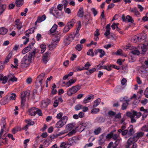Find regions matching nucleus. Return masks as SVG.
Wrapping results in <instances>:
<instances>
[{
  "label": "nucleus",
  "mask_w": 148,
  "mask_h": 148,
  "mask_svg": "<svg viewBox=\"0 0 148 148\" xmlns=\"http://www.w3.org/2000/svg\"><path fill=\"white\" fill-rule=\"evenodd\" d=\"M68 118L66 116H63L61 119L58 121L56 124V127L57 128H60L66 124Z\"/></svg>",
  "instance_id": "2"
},
{
  "label": "nucleus",
  "mask_w": 148,
  "mask_h": 148,
  "mask_svg": "<svg viewBox=\"0 0 148 148\" xmlns=\"http://www.w3.org/2000/svg\"><path fill=\"white\" fill-rule=\"evenodd\" d=\"M48 105V104H47L46 102H45L44 101H43L41 103V107L42 108H45L47 107Z\"/></svg>",
  "instance_id": "57"
},
{
  "label": "nucleus",
  "mask_w": 148,
  "mask_h": 148,
  "mask_svg": "<svg viewBox=\"0 0 148 148\" xmlns=\"http://www.w3.org/2000/svg\"><path fill=\"white\" fill-rule=\"evenodd\" d=\"M12 54V52H11L9 53L8 56L6 57L4 61L3 62L4 63H6L9 62V60L11 57Z\"/></svg>",
  "instance_id": "26"
},
{
  "label": "nucleus",
  "mask_w": 148,
  "mask_h": 148,
  "mask_svg": "<svg viewBox=\"0 0 148 148\" xmlns=\"http://www.w3.org/2000/svg\"><path fill=\"white\" fill-rule=\"evenodd\" d=\"M140 53V52L138 50H132L130 52V55L131 57L132 58V54L133 55H139Z\"/></svg>",
  "instance_id": "28"
},
{
  "label": "nucleus",
  "mask_w": 148,
  "mask_h": 148,
  "mask_svg": "<svg viewBox=\"0 0 148 148\" xmlns=\"http://www.w3.org/2000/svg\"><path fill=\"white\" fill-rule=\"evenodd\" d=\"M126 114L127 116L130 117L131 119V122L132 123L136 122V120L134 118L135 116L133 115L131 112H128L126 113Z\"/></svg>",
  "instance_id": "13"
},
{
  "label": "nucleus",
  "mask_w": 148,
  "mask_h": 148,
  "mask_svg": "<svg viewBox=\"0 0 148 148\" xmlns=\"http://www.w3.org/2000/svg\"><path fill=\"white\" fill-rule=\"evenodd\" d=\"M8 32L7 28H0V34L3 35L5 34Z\"/></svg>",
  "instance_id": "36"
},
{
  "label": "nucleus",
  "mask_w": 148,
  "mask_h": 148,
  "mask_svg": "<svg viewBox=\"0 0 148 148\" xmlns=\"http://www.w3.org/2000/svg\"><path fill=\"white\" fill-rule=\"evenodd\" d=\"M8 99H7V97L4 99H2L1 101V104L2 105H4L8 103Z\"/></svg>",
  "instance_id": "51"
},
{
  "label": "nucleus",
  "mask_w": 148,
  "mask_h": 148,
  "mask_svg": "<svg viewBox=\"0 0 148 148\" xmlns=\"http://www.w3.org/2000/svg\"><path fill=\"white\" fill-rule=\"evenodd\" d=\"M141 49L142 51V54H143L145 52L147 49V46L145 45H143L141 47Z\"/></svg>",
  "instance_id": "38"
},
{
  "label": "nucleus",
  "mask_w": 148,
  "mask_h": 148,
  "mask_svg": "<svg viewBox=\"0 0 148 148\" xmlns=\"http://www.w3.org/2000/svg\"><path fill=\"white\" fill-rule=\"evenodd\" d=\"M73 124H69L66 125V129L68 130H71L73 128Z\"/></svg>",
  "instance_id": "42"
},
{
  "label": "nucleus",
  "mask_w": 148,
  "mask_h": 148,
  "mask_svg": "<svg viewBox=\"0 0 148 148\" xmlns=\"http://www.w3.org/2000/svg\"><path fill=\"white\" fill-rule=\"evenodd\" d=\"M128 105V103H123L122 106V110H124L126 109Z\"/></svg>",
  "instance_id": "47"
},
{
  "label": "nucleus",
  "mask_w": 148,
  "mask_h": 148,
  "mask_svg": "<svg viewBox=\"0 0 148 148\" xmlns=\"http://www.w3.org/2000/svg\"><path fill=\"white\" fill-rule=\"evenodd\" d=\"M68 145V144H66L64 142H63L61 144L60 147V148H66L67 146Z\"/></svg>",
  "instance_id": "53"
},
{
  "label": "nucleus",
  "mask_w": 148,
  "mask_h": 148,
  "mask_svg": "<svg viewBox=\"0 0 148 148\" xmlns=\"http://www.w3.org/2000/svg\"><path fill=\"white\" fill-rule=\"evenodd\" d=\"M126 21L128 22H130L131 23H133L134 22V20L132 16L128 15L126 16Z\"/></svg>",
  "instance_id": "33"
},
{
  "label": "nucleus",
  "mask_w": 148,
  "mask_h": 148,
  "mask_svg": "<svg viewBox=\"0 0 148 148\" xmlns=\"http://www.w3.org/2000/svg\"><path fill=\"white\" fill-rule=\"evenodd\" d=\"M35 53V50H34L26 55L22 59L20 65L21 68H25L28 67L32 62V58L34 57Z\"/></svg>",
  "instance_id": "1"
},
{
  "label": "nucleus",
  "mask_w": 148,
  "mask_h": 148,
  "mask_svg": "<svg viewBox=\"0 0 148 148\" xmlns=\"http://www.w3.org/2000/svg\"><path fill=\"white\" fill-rule=\"evenodd\" d=\"M99 31V29H97L96 30L94 33L95 36H99L100 35Z\"/></svg>",
  "instance_id": "63"
},
{
  "label": "nucleus",
  "mask_w": 148,
  "mask_h": 148,
  "mask_svg": "<svg viewBox=\"0 0 148 148\" xmlns=\"http://www.w3.org/2000/svg\"><path fill=\"white\" fill-rule=\"evenodd\" d=\"M99 108H95L91 110V112L92 114H96L99 111Z\"/></svg>",
  "instance_id": "48"
},
{
  "label": "nucleus",
  "mask_w": 148,
  "mask_h": 148,
  "mask_svg": "<svg viewBox=\"0 0 148 148\" xmlns=\"http://www.w3.org/2000/svg\"><path fill=\"white\" fill-rule=\"evenodd\" d=\"M101 99L99 98L97 99L94 102V104L93 105V108H94L97 107L100 103Z\"/></svg>",
  "instance_id": "30"
},
{
  "label": "nucleus",
  "mask_w": 148,
  "mask_h": 148,
  "mask_svg": "<svg viewBox=\"0 0 148 148\" xmlns=\"http://www.w3.org/2000/svg\"><path fill=\"white\" fill-rule=\"evenodd\" d=\"M46 18V17L45 15H43L41 16H38L36 21L35 23V25H36L38 23H40L44 21L45 20Z\"/></svg>",
  "instance_id": "11"
},
{
  "label": "nucleus",
  "mask_w": 148,
  "mask_h": 148,
  "mask_svg": "<svg viewBox=\"0 0 148 148\" xmlns=\"http://www.w3.org/2000/svg\"><path fill=\"white\" fill-rule=\"evenodd\" d=\"M144 134V133L143 132H139L135 134L134 137L135 138V140L137 141L138 139L140 137H142Z\"/></svg>",
  "instance_id": "15"
},
{
  "label": "nucleus",
  "mask_w": 148,
  "mask_h": 148,
  "mask_svg": "<svg viewBox=\"0 0 148 148\" xmlns=\"http://www.w3.org/2000/svg\"><path fill=\"white\" fill-rule=\"evenodd\" d=\"M141 76L143 77H146L148 75V71L146 70L141 71Z\"/></svg>",
  "instance_id": "37"
},
{
  "label": "nucleus",
  "mask_w": 148,
  "mask_h": 148,
  "mask_svg": "<svg viewBox=\"0 0 148 148\" xmlns=\"http://www.w3.org/2000/svg\"><path fill=\"white\" fill-rule=\"evenodd\" d=\"M16 3L17 6L19 7L23 3V0H16Z\"/></svg>",
  "instance_id": "29"
},
{
  "label": "nucleus",
  "mask_w": 148,
  "mask_h": 148,
  "mask_svg": "<svg viewBox=\"0 0 148 148\" xmlns=\"http://www.w3.org/2000/svg\"><path fill=\"white\" fill-rule=\"evenodd\" d=\"M110 28H108V29L105 32L104 34L106 36H107L110 34Z\"/></svg>",
  "instance_id": "59"
},
{
  "label": "nucleus",
  "mask_w": 148,
  "mask_h": 148,
  "mask_svg": "<svg viewBox=\"0 0 148 148\" xmlns=\"http://www.w3.org/2000/svg\"><path fill=\"white\" fill-rule=\"evenodd\" d=\"M75 22L73 19H71L70 21L68 22L67 24V26L69 28L70 27H73L74 25Z\"/></svg>",
  "instance_id": "31"
},
{
  "label": "nucleus",
  "mask_w": 148,
  "mask_h": 148,
  "mask_svg": "<svg viewBox=\"0 0 148 148\" xmlns=\"http://www.w3.org/2000/svg\"><path fill=\"white\" fill-rule=\"evenodd\" d=\"M97 120L99 122L103 123L105 121V118L102 117H99L97 118Z\"/></svg>",
  "instance_id": "39"
},
{
  "label": "nucleus",
  "mask_w": 148,
  "mask_h": 148,
  "mask_svg": "<svg viewBox=\"0 0 148 148\" xmlns=\"http://www.w3.org/2000/svg\"><path fill=\"white\" fill-rule=\"evenodd\" d=\"M138 36L140 42H141L142 40H145L147 38V35L144 33L141 34H139L138 35Z\"/></svg>",
  "instance_id": "20"
},
{
  "label": "nucleus",
  "mask_w": 148,
  "mask_h": 148,
  "mask_svg": "<svg viewBox=\"0 0 148 148\" xmlns=\"http://www.w3.org/2000/svg\"><path fill=\"white\" fill-rule=\"evenodd\" d=\"M59 103V100H55L54 103H53V106L54 107H56L58 105Z\"/></svg>",
  "instance_id": "61"
},
{
  "label": "nucleus",
  "mask_w": 148,
  "mask_h": 148,
  "mask_svg": "<svg viewBox=\"0 0 148 148\" xmlns=\"http://www.w3.org/2000/svg\"><path fill=\"white\" fill-rule=\"evenodd\" d=\"M142 20L144 22H145L148 21V16L147 15L144 16L142 18Z\"/></svg>",
  "instance_id": "62"
},
{
  "label": "nucleus",
  "mask_w": 148,
  "mask_h": 148,
  "mask_svg": "<svg viewBox=\"0 0 148 148\" xmlns=\"http://www.w3.org/2000/svg\"><path fill=\"white\" fill-rule=\"evenodd\" d=\"M7 5L6 4H0V15L5 11Z\"/></svg>",
  "instance_id": "14"
},
{
  "label": "nucleus",
  "mask_w": 148,
  "mask_h": 148,
  "mask_svg": "<svg viewBox=\"0 0 148 148\" xmlns=\"http://www.w3.org/2000/svg\"><path fill=\"white\" fill-rule=\"evenodd\" d=\"M82 47L83 45H82L78 44L76 46L75 48L77 50L80 51L82 50Z\"/></svg>",
  "instance_id": "43"
},
{
  "label": "nucleus",
  "mask_w": 148,
  "mask_h": 148,
  "mask_svg": "<svg viewBox=\"0 0 148 148\" xmlns=\"http://www.w3.org/2000/svg\"><path fill=\"white\" fill-rule=\"evenodd\" d=\"M81 88V86L77 85L73 86L70 88L67 92V94L69 96L72 95L73 94L76 93Z\"/></svg>",
  "instance_id": "6"
},
{
  "label": "nucleus",
  "mask_w": 148,
  "mask_h": 148,
  "mask_svg": "<svg viewBox=\"0 0 148 148\" xmlns=\"http://www.w3.org/2000/svg\"><path fill=\"white\" fill-rule=\"evenodd\" d=\"M8 77L9 78V81H11L13 82H16L17 80V78L12 74H10L9 75Z\"/></svg>",
  "instance_id": "17"
},
{
  "label": "nucleus",
  "mask_w": 148,
  "mask_h": 148,
  "mask_svg": "<svg viewBox=\"0 0 148 148\" xmlns=\"http://www.w3.org/2000/svg\"><path fill=\"white\" fill-rule=\"evenodd\" d=\"M74 38L75 36L72 34L64 36L63 40V43L64 45L67 46L69 45Z\"/></svg>",
  "instance_id": "3"
},
{
  "label": "nucleus",
  "mask_w": 148,
  "mask_h": 148,
  "mask_svg": "<svg viewBox=\"0 0 148 148\" xmlns=\"http://www.w3.org/2000/svg\"><path fill=\"white\" fill-rule=\"evenodd\" d=\"M60 40V37H55L54 39L53 40L52 42L49 45V49L52 50L55 48Z\"/></svg>",
  "instance_id": "5"
},
{
  "label": "nucleus",
  "mask_w": 148,
  "mask_h": 148,
  "mask_svg": "<svg viewBox=\"0 0 148 148\" xmlns=\"http://www.w3.org/2000/svg\"><path fill=\"white\" fill-rule=\"evenodd\" d=\"M135 138L134 136L133 138H130L127 140V144L126 146V147L129 148L131 145L137 142V141H135Z\"/></svg>",
  "instance_id": "8"
},
{
  "label": "nucleus",
  "mask_w": 148,
  "mask_h": 148,
  "mask_svg": "<svg viewBox=\"0 0 148 148\" xmlns=\"http://www.w3.org/2000/svg\"><path fill=\"white\" fill-rule=\"evenodd\" d=\"M127 133L128 130H123L121 134L123 136H125L126 135L127 136Z\"/></svg>",
  "instance_id": "60"
},
{
  "label": "nucleus",
  "mask_w": 148,
  "mask_h": 148,
  "mask_svg": "<svg viewBox=\"0 0 148 148\" xmlns=\"http://www.w3.org/2000/svg\"><path fill=\"white\" fill-rule=\"evenodd\" d=\"M15 22L17 28H22V27H25V26H24L23 25H22V22L18 19L16 20Z\"/></svg>",
  "instance_id": "18"
},
{
  "label": "nucleus",
  "mask_w": 148,
  "mask_h": 148,
  "mask_svg": "<svg viewBox=\"0 0 148 148\" xmlns=\"http://www.w3.org/2000/svg\"><path fill=\"white\" fill-rule=\"evenodd\" d=\"M108 114L109 116H112L115 115L116 113L113 111H110L108 112Z\"/></svg>",
  "instance_id": "50"
},
{
  "label": "nucleus",
  "mask_w": 148,
  "mask_h": 148,
  "mask_svg": "<svg viewBox=\"0 0 148 148\" xmlns=\"http://www.w3.org/2000/svg\"><path fill=\"white\" fill-rule=\"evenodd\" d=\"M101 130V128L100 127L97 129H95L94 131V133L95 134H98L100 132Z\"/></svg>",
  "instance_id": "49"
},
{
  "label": "nucleus",
  "mask_w": 148,
  "mask_h": 148,
  "mask_svg": "<svg viewBox=\"0 0 148 148\" xmlns=\"http://www.w3.org/2000/svg\"><path fill=\"white\" fill-rule=\"evenodd\" d=\"M128 129L129 130H128L127 136L128 137H129L133 135L134 133L135 132L132 125H130Z\"/></svg>",
  "instance_id": "12"
},
{
  "label": "nucleus",
  "mask_w": 148,
  "mask_h": 148,
  "mask_svg": "<svg viewBox=\"0 0 148 148\" xmlns=\"http://www.w3.org/2000/svg\"><path fill=\"white\" fill-rule=\"evenodd\" d=\"M63 115V113L62 112H60L56 116V118L58 119H61V118Z\"/></svg>",
  "instance_id": "58"
},
{
  "label": "nucleus",
  "mask_w": 148,
  "mask_h": 148,
  "mask_svg": "<svg viewBox=\"0 0 148 148\" xmlns=\"http://www.w3.org/2000/svg\"><path fill=\"white\" fill-rule=\"evenodd\" d=\"M45 75V73H43L39 75L38 77V80L36 81V83L37 84H38V86H41L42 84V81L43 80Z\"/></svg>",
  "instance_id": "7"
},
{
  "label": "nucleus",
  "mask_w": 148,
  "mask_h": 148,
  "mask_svg": "<svg viewBox=\"0 0 148 148\" xmlns=\"http://www.w3.org/2000/svg\"><path fill=\"white\" fill-rule=\"evenodd\" d=\"M8 79V77L6 76H4L2 79H1V81H2V83L3 84H4L6 83Z\"/></svg>",
  "instance_id": "45"
},
{
  "label": "nucleus",
  "mask_w": 148,
  "mask_h": 148,
  "mask_svg": "<svg viewBox=\"0 0 148 148\" xmlns=\"http://www.w3.org/2000/svg\"><path fill=\"white\" fill-rule=\"evenodd\" d=\"M94 98V95H90L88 96L87 97H86L84 100L83 102L85 103H86L89 102L90 100L91 99H93Z\"/></svg>",
  "instance_id": "16"
},
{
  "label": "nucleus",
  "mask_w": 148,
  "mask_h": 148,
  "mask_svg": "<svg viewBox=\"0 0 148 148\" xmlns=\"http://www.w3.org/2000/svg\"><path fill=\"white\" fill-rule=\"evenodd\" d=\"M91 10L94 16H95L97 14L98 12L94 8H92L91 9Z\"/></svg>",
  "instance_id": "52"
},
{
  "label": "nucleus",
  "mask_w": 148,
  "mask_h": 148,
  "mask_svg": "<svg viewBox=\"0 0 148 148\" xmlns=\"http://www.w3.org/2000/svg\"><path fill=\"white\" fill-rule=\"evenodd\" d=\"M113 132H111L110 133L108 134L106 137V138L108 139H110L112 138Z\"/></svg>",
  "instance_id": "54"
},
{
  "label": "nucleus",
  "mask_w": 148,
  "mask_h": 148,
  "mask_svg": "<svg viewBox=\"0 0 148 148\" xmlns=\"http://www.w3.org/2000/svg\"><path fill=\"white\" fill-rule=\"evenodd\" d=\"M76 132L75 130H73L68 134V135L69 136H70L75 134Z\"/></svg>",
  "instance_id": "56"
},
{
  "label": "nucleus",
  "mask_w": 148,
  "mask_h": 148,
  "mask_svg": "<svg viewBox=\"0 0 148 148\" xmlns=\"http://www.w3.org/2000/svg\"><path fill=\"white\" fill-rule=\"evenodd\" d=\"M141 130L143 131L148 132V126L145 125L143 127L141 128Z\"/></svg>",
  "instance_id": "55"
},
{
  "label": "nucleus",
  "mask_w": 148,
  "mask_h": 148,
  "mask_svg": "<svg viewBox=\"0 0 148 148\" xmlns=\"http://www.w3.org/2000/svg\"><path fill=\"white\" fill-rule=\"evenodd\" d=\"M63 134L64 133H60V134H56V136L54 135L50 136H49V137H50V138L51 139V140L52 139H54L55 137H56L58 136L62 135V134Z\"/></svg>",
  "instance_id": "44"
},
{
  "label": "nucleus",
  "mask_w": 148,
  "mask_h": 148,
  "mask_svg": "<svg viewBox=\"0 0 148 148\" xmlns=\"http://www.w3.org/2000/svg\"><path fill=\"white\" fill-rule=\"evenodd\" d=\"M77 15L79 17H82L84 16V10L82 8H80L78 12Z\"/></svg>",
  "instance_id": "27"
},
{
  "label": "nucleus",
  "mask_w": 148,
  "mask_h": 148,
  "mask_svg": "<svg viewBox=\"0 0 148 148\" xmlns=\"http://www.w3.org/2000/svg\"><path fill=\"white\" fill-rule=\"evenodd\" d=\"M37 111V108L34 107H32L29 110V114L31 116H34L36 114Z\"/></svg>",
  "instance_id": "9"
},
{
  "label": "nucleus",
  "mask_w": 148,
  "mask_h": 148,
  "mask_svg": "<svg viewBox=\"0 0 148 148\" xmlns=\"http://www.w3.org/2000/svg\"><path fill=\"white\" fill-rule=\"evenodd\" d=\"M35 28H29V29L25 32V36L27 37L29 36V34L33 33L34 32V29Z\"/></svg>",
  "instance_id": "21"
},
{
  "label": "nucleus",
  "mask_w": 148,
  "mask_h": 148,
  "mask_svg": "<svg viewBox=\"0 0 148 148\" xmlns=\"http://www.w3.org/2000/svg\"><path fill=\"white\" fill-rule=\"evenodd\" d=\"M30 91L29 90H27L24 92V94H21V106L22 108L24 107L25 105V103L26 101V97H28L30 95Z\"/></svg>",
  "instance_id": "4"
},
{
  "label": "nucleus",
  "mask_w": 148,
  "mask_h": 148,
  "mask_svg": "<svg viewBox=\"0 0 148 148\" xmlns=\"http://www.w3.org/2000/svg\"><path fill=\"white\" fill-rule=\"evenodd\" d=\"M99 53H100L99 57L101 58L103 57L105 55L104 51L102 49H99Z\"/></svg>",
  "instance_id": "41"
},
{
  "label": "nucleus",
  "mask_w": 148,
  "mask_h": 148,
  "mask_svg": "<svg viewBox=\"0 0 148 148\" xmlns=\"http://www.w3.org/2000/svg\"><path fill=\"white\" fill-rule=\"evenodd\" d=\"M87 54L89 56H90L92 57L93 56L94 54L93 49H89L88 51L87 52Z\"/></svg>",
  "instance_id": "40"
},
{
  "label": "nucleus",
  "mask_w": 148,
  "mask_h": 148,
  "mask_svg": "<svg viewBox=\"0 0 148 148\" xmlns=\"http://www.w3.org/2000/svg\"><path fill=\"white\" fill-rule=\"evenodd\" d=\"M31 47V45H29L28 46L25 48L22 51V53L24 54L28 52Z\"/></svg>",
  "instance_id": "23"
},
{
  "label": "nucleus",
  "mask_w": 148,
  "mask_h": 148,
  "mask_svg": "<svg viewBox=\"0 0 148 148\" xmlns=\"http://www.w3.org/2000/svg\"><path fill=\"white\" fill-rule=\"evenodd\" d=\"M83 108V106L78 104L76 105L75 108L76 111L78 110Z\"/></svg>",
  "instance_id": "46"
},
{
  "label": "nucleus",
  "mask_w": 148,
  "mask_h": 148,
  "mask_svg": "<svg viewBox=\"0 0 148 148\" xmlns=\"http://www.w3.org/2000/svg\"><path fill=\"white\" fill-rule=\"evenodd\" d=\"M144 94L145 95V97L148 98V87L146 88L144 92Z\"/></svg>",
  "instance_id": "64"
},
{
  "label": "nucleus",
  "mask_w": 148,
  "mask_h": 148,
  "mask_svg": "<svg viewBox=\"0 0 148 148\" xmlns=\"http://www.w3.org/2000/svg\"><path fill=\"white\" fill-rule=\"evenodd\" d=\"M16 97V95L15 93H12L11 96L8 95L7 97V99L8 100H15Z\"/></svg>",
  "instance_id": "22"
},
{
  "label": "nucleus",
  "mask_w": 148,
  "mask_h": 148,
  "mask_svg": "<svg viewBox=\"0 0 148 148\" xmlns=\"http://www.w3.org/2000/svg\"><path fill=\"white\" fill-rule=\"evenodd\" d=\"M131 41L134 43L140 42L138 36H135L132 37L131 39Z\"/></svg>",
  "instance_id": "24"
},
{
  "label": "nucleus",
  "mask_w": 148,
  "mask_h": 148,
  "mask_svg": "<svg viewBox=\"0 0 148 148\" xmlns=\"http://www.w3.org/2000/svg\"><path fill=\"white\" fill-rule=\"evenodd\" d=\"M131 113L133 115L135 116H136L137 118H139L142 115V114L140 112H137L135 111H133L132 112H131Z\"/></svg>",
  "instance_id": "25"
},
{
  "label": "nucleus",
  "mask_w": 148,
  "mask_h": 148,
  "mask_svg": "<svg viewBox=\"0 0 148 148\" xmlns=\"http://www.w3.org/2000/svg\"><path fill=\"white\" fill-rule=\"evenodd\" d=\"M76 140V138L74 137L71 138H69L68 141L69 144L70 145H72L75 143Z\"/></svg>",
  "instance_id": "19"
},
{
  "label": "nucleus",
  "mask_w": 148,
  "mask_h": 148,
  "mask_svg": "<svg viewBox=\"0 0 148 148\" xmlns=\"http://www.w3.org/2000/svg\"><path fill=\"white\" fill-rule=\"evenodd\" d=\"M104 135L103 134H102L100 136V139L99 141V145H101L103 144L104 142V140L103 139Z\"/></svg>",
  "instance_id": "34"
},
{
  "label": "nucleus",
  "mask_w": 148,
  "mask_h": 148,
  "mask_svg": "<svg viewBox=\"0 0 148 148\" xmlns=\"http://www.w3.org/2000/svg\"><path fill=\"white\" fill-rule=\"evenodd\" d=\"M49 53L46 52L42 56V61L44 64H46L49 60Z\"/></svg>",
  "instance_id": "10"
},
{
  "label": "nucleus",
  "mask_w": 148,
  "mask_h": 148,
  "mask_svg": "<svg viewBox=\"0 0 148 148\" xmlns=\"http://www.w3.org/2000/svg\"><path fill=\"white\" fill-rule=\"evenodd\" d=\"M76 81V79L73 80L72 79H71L69 80L68 82H67L66 83V85L67 86V87H69L70 86L72 85L73 84L75 83Z\"/></svg>",
  "instance_id": "32"
},
{
  "label": "nucleus",
  "mask_w": 148,
  "mask_h": 148,
  "mask_svg": "<svg viewBox=\"0 0 148 148\" xmlns=\"http://www.w3.org/2000/svg\"><path fill=\"white\" fill-rule=\"evenodd\" d=\"M40 48L41 49V50L40 53H42L44 52V51L46 50V45L44 44H42L40 45Z\"/></svg>",
  "instance_id": "35"
}]
</instances>
